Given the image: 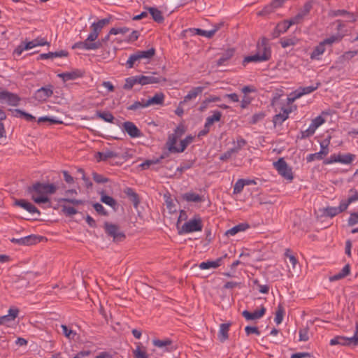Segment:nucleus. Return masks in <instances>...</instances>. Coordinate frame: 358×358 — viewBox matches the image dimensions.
I'll list each match as a JSON object with an SVG mask.
<instances>
[{
    "label": "nucleus",
    "instance_id": "obj_35",
    "mask_svg": "<svg viewBox=\"0 0 358 358\" xmlns=\"http://www.w3.org/2000/svg\"><path fill=\"white\" fill-rule=\"evenodd\" d=\"M320 86V83H316L315 86H307L304 87H299L296 90V97H301L305 94H310L316 90Z\"/></svg>",
    "mask_w": 358,
    "mask_h": 358
},
{
    "label": "nucleus",
    "instance_id": "obj_25",
    "mask_svg": "<svg viewBox=\"0 0 358 358\" xmlns=\"http://www.w3.org/2000/svg\"><path fill=\"white\" fill-rule=\"evenodd\" d=\"M36 43H35L34 40L31 41H29L24 44L21 43L20 45H18L14 50L13 54L20 56L24 50H30L34 47H36Z\"/></svg>",
    "mask_w": 358,
    "mask_h": 358
},
{
    "label": "nucleus",
    "instance_id": "obj_15",
    "mask_svg": "<svg viewBox=\"0 0 358 358\" xmlns=\"http://www.w3.org/2000/svg\"><path fill=\"white\" fill-rule=\"evenodd\" d=\"M99 44L93 43L91 41H87V38L84 41L76 43L73 46V49H82L86 50H98Z\"/></svg>",
    "mask_w": 358,
    "mask_h": 358
},
{
    "label": "nucleus",
    "instance_id": "obj_29",
    "mask_svg": "<svg viewBox=\"0 0 358 358\" xmlns=\"http://www.w3.org/2000/svg\"><path fill=\"white\" fill-rule=\"evenodd\" d=\"M164 101V95L163 93H157L152 97L145 101V105L149 106L151 105H162Z\"/></svg>",
    "mask_w": 358,
    "mask_h": 358
},
{
    "label": "nucleus",
    "instance_id": "obj_27",
    "mask_svg": "<svg viewBox=\"0 0 358 358\" xmlns=\"http://www.w3.org/2000/svg\"><path fill=\"white\" fill-rule=\"evenodd\" d=\"M350 267L349 264H346L341 271L338 273L329 277V281L334 282L344 278L350 274Z\"/></svg>",
    "mask_w": 358,
    "mask_h": 358
},
{
    "label": "nucleus",
    "instance_id": "obj_20",
    "mask_svg": "<svg viewBox=\"0 0 358 358\" xmlns=\"http://www.w3.org/2000/svg\"><path fill=\"white\" fill-rule=\"evenodd\" d=\"M152 343L155 346L164 349L166 352L172 351V341L169 338L164 340L155 339L153 340Z\"/></svg>",
    "mask_w": 358,
    "mask_h": 358
},
{
    "label": "nucleus",
    "instance_id": "obj_7",
    "mask_svg": "<svg viewBox=\"0 0 358 358\" xmlns=\"http://www.w3.org/2000/svg\"><path fill=\"white\" fill-rule=\"evenodd\" d=\"M202 228L203 224L201 219L199 217H194L185 222L179 233L189 234L195 231H201Z\"/></svg>",
    "mask_w": 358,
    "mask_h": 358
},
{
    "label": "nucleus",
    "instance_id": "obj_34",
    "mask_svg": "<svg viewBox=\"0 0 358 358\" xmlns=\"http://www.w3.org/2000/svg\"><path fill=\"white\" fill-rule=\"evenodd\" d=\"M178 140V138L174 134H170L168 138V141L166 142V145L169 152L173 153H177L176 150H178V147L176 146V144Z\"/></svg>",
    "mask_w": 358,
    "mask_h": 358
},
{
    "label": "nucleus",
    "instance_id": "obj_4",
    "mask_svg": "<svg viewBox=\"0 0 358 358\" xmlns=\"http://www.w3.org/2000/svg\"><path fill=\"white\" fill-rule=\"evenodd\" d=\"M273 165L282 178L289 181L293 180L292 169L288 166L284 158H280L277 162H274Z\"/></svg>",
    "mask_w": 358,
    "mask_h": 358
},
{
    "label": "nucleus",
    "instance_id": "obj_61",
    "mask_svg": "<svg viewBox=\"0 0 358 358\" xmlns=\"http://www.w3.org/2000/svg\"><path fill=\"white\" fill-rule=\"evenodd\" d=\"M129 31V28L125 27H117V28L113 27L109 31V34H113V35H117L119 34H124L127 33Z\"/></svg>",
    "mask_w": 358,
    "mask_h": 358
},
{
    "label": "nucleus",
    "instance_id": "obj_3",
    "mask_svg": "<svg viewBox=\"0 0 358 358\" xmlns=\"http://www.w3.org/2000/svg\"><path fill=\"white\" fill-rule=\"evenodd\" d=\"M341 37L336 35H332L329 38L324 39L322 41L320 42V43L315 46L313 50V52L310 55V58L312 60H320L321 59V56L325 52V46L327 45H331L333 43L336 42L340 41Z\"/></svg>",
    "mask_w": 358,
    "mask_h": 358
},
{
    "label": "nucleus",
    "instance_id": "obj_64",
    "mask_svg": "<svg viewBox=\"0 0 358 358\" xmlns=\"http://www.w3.org/2000/svg\"><path fill=\"white\" fill-rule=\"evenodd\" d=\"M348 225L353 226L358 224V213H352L348 219Z\"/></svg>",
    "mask_w": 358,
    "mask_h": 358
},
{
    "label": "nucleus",
    "instance_id": "obj_57",
    "mask_svg": "<svg viewBox=\"0 0 358 358\" xmlns=\"http://www.w3.org/2000/svg\"><path fill=\"white\" fill-rule=\"evenodd\" d=\"M245 185L244 179H238L234 186L233 193L235 194L241 193Z\"/></svg>",
    "mask_w": 358,
    "mask_h": 358
},
{
    "label": "nucleus",
    "instance_id": "obj_16",
    "mask_svg": "<svg viewBox=\"0 0 358 358\" xmlns=\"http://www.w3.org/2000/svg\"><path fill=\"white\" fill-rule=\"evenodd\" d=\"M227 257V254L224 255L223 256L217 258L215 260L213 261H207V262H203L200 264L199 268L201 269H208L210 268H217L219 267L222 263L224 259Z\"/></svg>",
    "mask_w": 358,
    "mask_h": 358
},
{
    "label": "nucleus",
    "instance_id": "obj_36",
    "mask_svg": "<svg viewBox=\"0 0 358 358\" xmlns=\"http://www.w3.org/2000/svg\"><path fill=\"white\" fill-rule=\"evenodd\" d=\"M136 84L140 85L139 76H131V77L126 78L125 83L123 86V88L124 90H129L132 89V87Z\"/></svg>",
    "mask_w": 358,
    "mask_h": 358
},
{
    "label": "nucleus",
    "instance_id": "obj_5",
    "mask_svg": "<svg viewBox=\"0 0 358 358\" xmlns=\"http://www.w3.org/2000/svg\"><path fill=\"white\" fill-rule=\"evenodd\" d=\"M111 17L104 18L99 20L96 22H93L90 26L91 32L87 36V41H91L92 43L95 41L104 26L108 24L110 22Z\"/></svg>",
    "mask_w": 358,
    "mask_h": 358
},
{
    "label": "nucleus",
    "instance_id": "obj_23",
    "mask_svg": "<svg viewBox=\"0 0 358 358\" xmlns=\"http://www.w3.org/2000/svg\"><path fill=\"white\" fill-rule=\"evenodd\" d=\"M283 113L276 114L273 116V122L274 125L282 124V123L285 121L289 117V114L291 113V110L288 108H282Z\"/></svg>",
    "mask_w": 358,
    "mask_h": 358
},
{
    "label": "nucleus",
    "instance_id": "obj_48",
    "mask_svg": "<svg viewBox=\"0 0 358 358\" xmlns=\"http://www.w3.org/2000/svg\"><path fill=\"white\" fill-rule=\"evenodd\" d=\"M62 211L66 216H73L78 213V210L73 206H69L66 204H61Z\"/></svg>",
    "mask_w": 358,
    "mask_h": 358
},
{
    "label": "nucleus",
    "instance_id": "obj_60",
    "mask_svg": "<svg viewBox=\"0 0 358 358\" xmlns=\"http://www.w3.org/2000/svg\"><path fill=\"white\" fill-rule=\"evenodd\" d=\"M92 178L96 183H106L108 182V178L104 177L103 176L97 173L96 172L92 173Z\"/></svg>",
    "mask_w": 358,
    "mask_h": 358
},
{
    "label": "nucleus",
    "instance_id": "obj_12",
    "mask_svg": "<svg viewBox=\"0 0 358 358\" xmlns=\"http://www.w3.org/2000/svg\"><path fill=\"white\" fill-rule=\"evenodd\" d=\"M52 86L48 85L47 87H42L36 90L35 93V98L40 101H43L52 96Z\"/></svg>",
    "mask_w": 358,
    "mask_h": 358
},
{
    "label": "nucleus",
    "instance_id": "obj_10",
    "mask_svg": "<svg viewBox=\"0 0 358 358\" xmlns=\"http://www.w3.org/2000/svg\"><path fill=\"white\" fill-rule=\"evenodd\" d=\"M122 130L126 132L131 138L141 137L142 133L141 130L130 121L124 122L122 124Z\"/></svg>",
    "mask_w": 358,
    "mask_h": 358
},
{
    "label": "nucleus",
    "instance_id": "obj_2",
    "mask_svg": "<svg viewBox=\"0 0 358 358\" xmlns=\"http://www.w3.org/2000/svg\"><path fill=\"white\" fill-rule=\"evenodd\" d=\"M271 57V49L268 39L262 37L257 43V51L254 55L247 56L243 59V63L262 62L268 61Z\"/></svg>",
    "mask_w": 358,
    "mask_h": 358
},
{
    "label": "nucleus",
    "instance_id": "obj_45",
    "mask_svg": "<svg viewBox=\"0 0 358 358\" xmlns=\"http://www.w3.org/2000/svg\"><path fill=\"white\" fill-rule=\"evenodd\" d=\"M285 313V309L282 304H279L278 306L276 312H275V322L277 324H280L283 320V316Z\"/></svg>",
    "mask_w": 358,
    "mask_h": 358
},
{
    "label": "nucleus",
    "instance_id": "obj_33",
    "mask_svg": "<svg viewBox=\"0 0 358 358\" xmlns=\"http://www.w3.org/2000/svg\"><path fill=\"white\" fill-rule=\"evenodd\" d=\"M139 77L140 85H141L159 83L161 80L160 78L154 76H139Z\"/></svg>",
    "mask_w": 358,
    "mask_h": 358
},
{
    "label": "nucleus",
    "instance_id": "obj_59",
    "mask_svg": "<svg viewBox=\"0 0 358 358\" xmlns=\"http://www.w3.org/2000/svg\"><path fill=\"white\" fill-rule=\"evenodd\" d=\"M135 358H148L145 350H143L139 345L133 352Z\"/></svg>",
    "mask_w": 358,
    "mask_h": 358
},
{
    "label": "nucleus",
    "instance_id": "obj_17",
    "mask_svg": "<svg viewBox=\"0 0 358 358\" xmlns=\"http://www.w3.org/2000/svg\"><path fill=\"white\" fill-rule=\"evenodd\" d=\"M266 308L264 307V306H262L260 310H255L253 313H250V312H249V311H248L246 310H243V313H242V315L247 320H254L259 319L262 317H263V315L266 313Z\"/></svg>",
    "mask_w": 358,
    "mask_h": 358
},
{
    "label": "nucleus",
    "instance_id": "obj_40",
    "mask_svg": "<svg viewBox=\"0 0 358 358\" xmlns=\"http://www.w3.org/2000/svg\"><path fill=\"white\" fill-rule=\"evenodd\" d=\"M355 158V155L353 154L348 153L345 155H338V162L349 164H350Z\"/></svg>",
    "mask_w": 358,
    "mask_h": 358
},
{
    "label": "nucleus",
    "instance_id": "obj_56",
    "mask_svg": "<svg viewBox=\"0 0 358 358\" xmlns=\"http://www.w3.org/2000/svg\"><path fill=\"white\" fill-rule=\"evenodd\" d=\"M275 10V9L272 6V4L269 3V4L266 5V6H265L262 10L259 11L257 13V15H259V16L267 15H269V14L272 13L273 12H274Z\"/></svg>",
    "mask_w": 358,
    "mask_h": 358
},
{
    "label": "nucleus",
    "instance_id": "obj_58",
    "mask_svg": "<svg viewBox=\"0 0 358 358\" xmlns=\"http://www.w3.org/2000/svg\"><path fill=\"white\" fill-rule=\"evenodd\" d=\"M324 157V152H318L313 154H309L306 157V161L307 162H311L315 159L317 160H321Z\"/></svg>",
    "mask_w": 358,
    "mask_h": 358
},
{
    "label": "nucleus",
    "instance_id": "obj_51",
    "mask_svg": "<svg viewBox=\"0 0 358 358\" xmlns=\"http://www.w3.org/2000/svg\"><path fill=\"white\" fill-rule=\"evenodd\" d=\"M19 310L17 308H10L8 310V313L7 315H3L6 318V324L13 321L18 315Z\"/></svg>",
    "mask_w": 358,
    "mask_h": 358
},
{
    "label": "nucleus",
    "instance_id": "obj_18",
    "mask_svg": "<svg viewBox=\"0 0 358 358\" xmlns=\"http://www.w3.org/2000/svg\"><path fill=\"white\" fill-rule=\"evenodd\" d=\"M37 237L34 235H29L20 238H13L10 241L20 245H31L36 243Z\"/></svg>",
    "mask_w": 358,
    "mask_h": 358
},
{
    "label": "nucleus",
    "instance_id": "obj_32",
    "mask_svg": "<svg viewBox=\"0 0 358 358\" xmlns=\"http://www.w3.org/2000/svg\"><path fill=\"white\" fill-rule=\"evenodd\" d=\"M117 157V153L111 150H106L105 152H98L96 157L98 162L106 161L110 158Z\"/></svg>",
    "mask_w": 358,
    "mask_h": 358
},
{
    "label": "nucleus",
    "instance_id": "obj_52",
    "mask_svg": "<svg viewBox=\"0 0 358 358\" xmlns=\"http://www.w3.org/2000/svg\"><path fill=\"white\" fill-rule=\"evenodd\" d=\"M334 16L338 15H348L350 22H355L356 20L355 17L352 13L348 12L345 10H336L333 12Z\"/></svg>",
    "mask_w": 358,
    "mask_h": 358
},
{
    "label": "nucleus",
    "instance_id": "obj_13",
    "mask_svg": "<svg viewBox=\"0 0 358 358\" xmlns=\"http://www.w3.org/2000/svg\"><path fill=\"white\" fill-rule=\"evenodd\" d=\"M83 75L84 73L81 70L74 69L72 71L59 73L57 76L62 78L64 82H66L82 78Z\"/></svg>",
    "mask_w": 358,
    "mask_h": 358
},
{
    "label": "nucleus",
    "instance_id": "obj_26",
    "mask_svg": "<svg viewBox=\"0 0 358 358\" xmlns=\"http://www.w3.org/2000/svg\"><path fill=\"white\" fill-rule=\"evenodd\" d=\"M124 194L128 196L129 200L133 203L134 206L137 208L139 203L140 199L137 193L134 192V190L131 187H127L124 191Z\"/></svg>",
    "mask_w": 358,
    "mask_h": 358
},
{
    "label": "nucleus",
    "instance_id": "obj_22",
    "mask_svg": "<svg viewBox=\"0 0 358 358\" xmlns=\"http://www.w3.org/2000/svg\"><path fill=\"white\" fill-rule=\"evenodd\" d=\"M292 26L289 20H285L280 23H278L273 31V37H278L281 34L286 32L289 28Z\"/></svg>",
    "mask_w": 358,
    "mask_h": 358
},
{
    "label": "nucleus",
    "instance_id": "obj_63",
    "mask_svg": "<svg viewBox=\"0 0 358 358\" xmlns=\"http://www.w3.org/2000/svg\"><path fill=\"white\" fill-rule=\"evenodd\" d=\"M299 335L300 341H307L309 339L307 328L301 329L299 331Z\"/></svg>",
    "mask_w": 358,
    "mask_h": 358
},
{
    "label": "nucleus",
    "instance_id": "obj_24",
    "mask_svg": "<svg viewBox=\"0 0 358 358\" xmlns=\"http://www.w3.org/2000/svg\"><path fill=\"white\" fill-rule=\"evenodd\" d=\"M234 49L229 48L227 50L220 59L217 61V66H220L222 65H226L227 64V62L234 56Z\"/></svg>",
    "mask_w": 358,
    "mask_h": 358
},
{
    "label": "nucleus",
    "instance_id": "obj_54",
    "mask_svg": "<svg viewBox=\"0 0 358 358\" xmlns=\"http://www.w3.org/2000/svg\"><path fill=\"white\" fill-rule=\"evenodd\" d=\"M141 60L139 57H138L136 53H134L131 55L126 62V66L127 68L131 69L133 68L136 62H139Z\"/></svg>",
    "mask_w": 358,
    "mask_h": 358
},
{
    "label": "nucleus",
    "instance_id": "obj_19",
    "mask_svg": "<svg viewBox=\"0 0 358 358\" xmlns=\"http://www.w3.org/2000/svg\"><path fill=\"white\" fill-rule=\"evenodd\" d=\"M231 325V322L222 323L220 325V329L218 331V338L221 342H224L229 338L228 332Z\"/></svg>",
    "mask_w": 358,
    "mask_h": 358
},
{
    "label": "nucleus",
    "instance_id": "obj_31",
    "mask_svg": "<svg viewBox=\"0 0 358 358\" xmlns=\"http://www.w3.org/2000/svg\"><path fill=\"white\" fill-rule=\"evenodd\" d=\"M183 199L188 202L199 203L204 201L203 196L194 192H187L182 196Z\"/></svg>",
    "mask_w": 358,
    "mask_h": 358
},
{
    "label": "nucleus",
    "instance_id": "obj_49",
    "mask_svg": "<svg viewBox=\"0 0 358 358\" xmlns=\"http://www.w3.org/2000/svg\"><path fill=\"white\" fill-rule=\"evenodd\" d=\"M61 327L62 329V333L69 340H73L75 336H76V331L70 329L65 324H62Z\"/></svg>",
    "mask_w": 358,
    "mask_h": 358
},
{
    "label": "nucleus",
    "instance_id": "obj_30",
    "mask_svg": "<svg viewBox=\"0 0 358 358\" xmlns=\"http://www.w3.org/2000/svg\"><path fill=\"white\" fill-rule=\"evenodd\" d=\"M148 10L155 22L157 23H162L164 22V18L162 13L158 8L155 7H149Z\"/></svg>",
    "mask_w": 358,
    "mask_h": 358
},
{
    "label": "nucleus",
    "instance_id": "obj_46",
    "mask_svg": "<svg viewBox=\"0 0 358 358\" xmlns=\"http://www.w3.org/2000/svg\"><path fill=\"white\" fill-rule=\"evenodd\" d=\"M57 202L60 204L62 203H69L73 204V206H78V205L83 204L85 203V201L83 200L71 199V198H68V197L59 198L57 199Z\"/></svg>",
    "mask_w": 358,
    "mask_h": 358
},
{
    "label": "nucleus",
    "instance_id": "obj_53",
    "mask_svg": "<svg viewBox=\"0 0 358 358\" xmlns=\"http://www.w3.org/2000/svg\"><path fill=\"white\" fill-rule=\"evenodd\" d=\"M194 31L197 35L205 36L208 38H212L215 34V30H208L207 31V30H203L201 29H195Z\"/></svg>",
    "mask_w": 358,
    "mask_h": 358
},
{
    "label": "nucleus",
    "instance_id": "obj_50",
    "mask_svg": "<svg viewBox=\"0 0 358 358\" xmlns=\"http://www.w3.org/2000/svg\"><path fill=\"white\" fill-rule=\"evenodd\" d=\"M148 106L145 105V101L142 100V101H136L134 103L127 106V110H137L143 108H146Z\"/></svg>",
    "mask_w": 358,
    "mask_h": 358
},
{
    "label": "nucleus",
    "instance_id": "obj_42",
    "mask_svg": "<svg viewBox=\"0 0 358 358\" xmlns=\"http://www.w3.org/2000/svg\"><path fill=\"white\" fill-rule=\"evenodd\" d=\"M101 201L106 205L115 208L117 206V201L112 196L104 194L103 192H101Z\"/></svg>",
    "mask_w": 358,
    "mask_h": 358
},
{
    "label": "nucleus",
    "instance_id": "obj_8",
    "mask_svg": "<svg viewBox=\"0 0 358 358\" xmlns=\"http://www.w3.org/2000/svg\"><path fill=\"white\" fill-rule=\"evenodd\" d=\"M20 101L21 99L17 94L0 88V103H7L11 106H17Z\"/></svg>",
    "mask_w": 358,
    "mask_h": 358
},
{
    "label": "nucleus",
    "instance_id": "obj_1",
    "mask_svg": "<svg viewBox=\"0 0 358 358\" xmlns=\"http://www.w3.org/2000/svg\"><path fill=\"white\" fill-rule=\"evenodd\" d=\"M57 187L54 184L37 182L27 187V192L36 203H44L50 201L48 194H54Z\"/></svg>",
    "mask_w": 358,
    "mask_h": 358
},
{
    "label": "nucleus",
    "instance_id": "obj_47",
    "mask_svg": "<svg viewBox=\"0 0 358 358\" xmlns=\"http://www.w3.org/2000/svg\"><path fill=\"white\" fill-rule=\"evenodd\" d=\"M298 40L295 37L292 38H282L280 39V44L281 46L284 48L294 45L296 44Z\"/></svg>",
    "mask_w": 358,
    "mask_h": 358
},
{
    "label": "nucleus",
    "instance_id": "obj_14",
    "mask_svg": "<svg viewBox=\"0 0 358 358\" xmlns=\"http://www.w3.org/2000/svg\"><path fill=\"white\" fill-rule=\"evenodd\" d=\"M15 205L26 210L31 214L37 213L38 215H41L40 210L34 204L25 199L16 200L15 201Z\"/></svg>",
    "mask_w": 358,
    "mask_h": 358
},
{
    "label": "nucleus",
    "instance_id": "obj_38",
    "mask_svg": "<svg viewBox=\"0 0 358 358\" xmlns=\"http://www.w3.org/2000/svg\"><path fill=\"white\" fill-rule=\"evenodd\" d=\"M96 117L101 118L103 121L109 123H113V121L115 120V117L109 111L97 110L96 112Z\"/></svg>",
    "mask_w": 358,
    "mask_h": 358
},
{
    "label": "nucleus",
    "instance_id": "obj_39",
    "mask_svg": "<svg viewBox=\"0 0 358 358\" xmlns=\"http://www.w3.org/2000/svg\"><path fill=\"white\" fill-rule=\"evenodd\" d=\"M139 59H150L155 54V49L152 48L148 50H138L136 52Z\"/></svg>",
    "mask_w": 358,
    "mask_h": 358
},
{
    "label": "nucleus",
    "instance_id": "obj_28",
    "mask_svg": "<svg viewBox=\"0 0 358 358\" xmlns=\"http://www.w3.org/2000/svg\"><path fill=\"white\" fill-rule=\"evenodd\" d=\"M249 228V224L246 223L238 224L227 230L225 233L227 236H232L241 231H244Z\"/></svg>",
    "mask_w": 358,
    "mask_h": 358
},
{
    "label": "nucleus",
    "instance_id": "obj_62",
    "mask_svg": "<svg viewBox=\"0 0 358 358\" xmlns=\"http://www.w3.org/2000/svg\"><path fill=\"white\" fill-rule=\"evenodd\" d=\"M313 8V4L311 1H307L303 6V8L299 10L303 17L306 16L310 11Z\"/></svg>",
    "mask_w": 358,
    "mask_h": 358
},
{
    "label": "nucleus",
    "instance_id": "obj_43",
    "mask_svg": "<svg viewBox=\"0 0 358 358\" xmlns=\"http://www.w3.org/2000/svg\"><path fill=\"white\" fill-rule=\"evenodd\" d=\"M164 158H165V155H162L159 158L145 160L144 162L141 164L139 166L142 168V169H147L151 165L159 163L161 162V160Z\"/></svg>",
    "mask_w": 358,
    "mask_h": 358
},
{
    "label": "nucleus",
    "instance_id": "obj_55",
    "mask_svg": "<svg viewBox=\"0 0 358 358\" xmlns=\"http://www.w3.org/2000/svg\"><path fill=\"white\" fill-rule=\"evenodd\" d=\"M339 213H339V210H338V208L337 207H332V206L327 207L324 209V214L326 216H328V217H333L337 215Z\"/></svg>",
    "mask_w": 358,
    "mask_h": 358
},
{
    "label": "nucleus",
    "instance_id": "obj_11",
    "mask_svg": "<svg viewBox=\"0 0 358 358\" xmlns=\"http://www.w3.org/2000/svg\"><path fill=\"white\" fill-rule=\"evenodd\" d=\"M210 85V83H206V86H198L193 87L188 94L184 97L182 101H180V104H186L188 101L194 100L199 94H201L206 87Z\"/></svg>",
    "mask_w": 358,
    "mask_h": 358
},
{
    "label": "nucleus",
    "instance_id": "obj_9",
    "mask_svg": "<svg viewBox=\"0 0 358 358\" xmlns=\"http://www.w3.org/2000/svg\"><path fill=\"white\" fill-rule=\"evenodd\" d=\"M329 344L331 345H353L355 346L358 345V336H357V330L356 331L355 335L352 337L348 338L341 336H337L332 339H331Z\"/></svg>",
    "mask_w": 358,
    "mask_h": 358
},
{
    "label": "nucleus",
    "instance_id": "obj_21",
    "mask_svg": "<svg viewBox=\"0 0 358 358\" xmlns=\"http://www.w3.org/2000/svg\"><path fill=\"white\" fill-rule=\"evenodd\" d=\"M69 55L66 50H60L57 52H49L48 53H42L38 56V59H48L54 57H67Z\"/></svg>",
    "mask_w": 358,
    "mask_h": 358
},
{
    "label": "nucleus",
    "instance_id": "obj_44",
    "mask_svg": "<svg viewBox=\"0 0 358 358\" xmlns=\"http://www.w3.org/2000/svg\"><path fill=\"white\" fill-rule=\"evenodd\" d=\"M194 137L191 135L186 136L183 140L180 141V146L176 150L177 153L182 152L193 141Z\"/></svg>",
    "mask_w": 358,
    "mask_h": 358
},
{
    "label": "nucleus",
    "instance_id": "obj_37",
    "mask_svg": "<svg viewBox=\"0 0 358 358\" xmlns=\"http://www.w3.org/2000/svg\"><path fill=\"white\" fill-rule=\"evenodd\" d=\"M234 146L231 148V152H234V154L238 153L244 146L246 145L247 141L241 136L236 138V141L233 143Z\"/></svg>",
    "mask_w": 358,
    "mask_h": 358
},
{
    "label": "nucleus",
    "instance_id": "obj_6",
    "mask_svg": "<svg viewBox=\"0 0 358 358\" xmlns=\"http://www.w3.org/2000/svg\"><path fill=\"white\" fill-rule=\"evenodd\" d=\"M104 229L109 236L113 237L115 242H120L125 239V234L120 230L117 224L106 222L104 223Z\"/></svg>",
    "mask_w": 358,
    "mask_h": 358
},
{
    "label": "nucleus",
    "instance_id": "obj_41",
    "mask_svg": "<svg viewBox=\"0 0 358 358\" xmlns=\"http://www.w3.org/2000/svg\"><path fill=\"white\" fill-rule=\"evenodd\" d=\"M222 117V113L219 110L213 111V114L211 116H208L206 119V124L207 125L211 126L214 122H219Z\"/></svg>",
    "mask_w": 358,
    "mask_h": 358
}]
</instances>
